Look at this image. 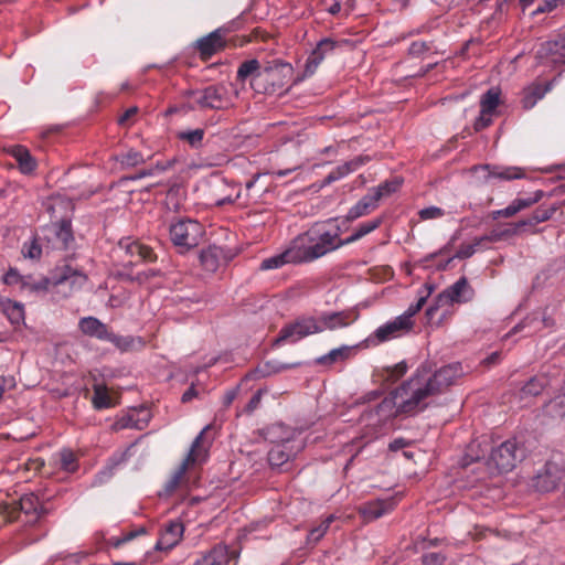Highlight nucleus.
Masks as SVG:
<instances>
[{"instance_id":"54","label":"nucleus","mask_w":565,"mask_h":565,"mask_svg":"<svg viewBox=\"0 0 565 565\" xmlns=\"http://www.w3.org/2000/svg\"><path fill=\"white\" fill-rule=\"evenodd\" d=\"M424 565H446V558L443 554L431 552L423 556Z\"/></svg>"},{"instance_id":"19","label":"nucleus","mask_w":565,"mask_h":565,"mask_svg":"<svg viewBox=\"0 0 565 565\" xmlns=\"http://www.w3.org/2000/svg\"><path fill=\"white\" fill-rule=\"evenodd\" d=\"M286 264H301L292 242L282 253L264 259L259 268L262 270H270L280 268Z\"/></svg>"},{"instance_id":"63","label":"nucleus","mask_w":565,"mask_h":565,"mask_svg":"<svg viewBox=\"0 0 565 565\" xmlns=\"http://www.w3.org/2000/svg\"><path fill=\"white\" fill-rule=\"evenodd\" d=\"M333 235H335V241H337L335 245H337V249H338V248H340V247H342V246H344V245H349V244H351V243L356 242V241L353 238V235H350L349 237H347V238L342 239V238L340 237V230H339V228H335V230L333 231Z\"/></svg>"},{"instance_id":"31","label":"nucleus","mask_w":565,"mask_h":565,"mask_svg":"<svg viewBox=\"0 0 565 565\" xmlns=\"http://www.w3.org/2000/svg\"><path fill=\"white\" fill-rule=\"evenodd\" d=\"M19 504H20L21 511L28 515L33 516L34 520L39 519L41 512L43 511V508L40 504L39 498L33 493H29V494L21 497Z\"/></svg>"},{"instance_id":"58","label":"nucleus","mask_w":565,"mask_h":565,"mask_svg":"<svg viewBox=\"0 0 565 565\" xmlns=\"http://www.w3.org/2000/svg\"><path fill=\"white\" fill-rule=\"evenodd\" d=\"M263 397V391L258 390L249 399L247 405L245 406L244 412L247 414H252L260 404Z\"/></svg>"},{"instance_id":"45","label":"nucleus","mask_w":565,"mask_h":565,"mask_svg":"<svg viewBox=\"0 0 565 565\" xmlns=\"http://www.w3.org/2000/svg\"><path fill=\"white\" fill-rule=\"evenodd\" d=\"M179 139L185 140L192 147H198L201 145L204 137V129L198 128L194 130L180 131L178 134Z\"/></svg>"},{"instance_id":"3","label":"nucleus","mask_w":565,"mask_h":565,"mask_svg":"<svg viewBox=\"0 0 565 565\" xmlns=\"http://www.w3.org/2000/svg\"><path fill=\"white\" fill-rule=\"evenodd\" d=\"M292 75V67L280 61L268 62L250 79V86L257 93L275 94L284 89Z\"/></svg>"},{"instance_id":"30","label":"nucleus","mask_w":565,"mask_h":565,"mask_svg":"<svg viewBox=\"0 0 565 565\" xmlns=\"http://www.w3.org/2000/svg\"><path fill=\"white\" fill-rule=\"evenodd\" d=\"M352 352V348L343 345L331 350L328 354H324L317 359V363L321 365H332L338 362H342L349 359Z\"/></svg>"},{"instance_id":"28","label":"nucleus","mask_w":565,"mask_h":565,"mask_svg":"<svg viewBox=\"0 0 565 565\" xmlns=\"http://www.w3.org/2000/svg\"><path fill=\"white\" fill-rule=\"evenodd\" d=\"M482 172H486L484 178H495L501 180H515L522 177V172L518 168H501V167H490L482 166L478 168Z\"/></svg>"},{"instance_id":"15","label":"nucleus","mask_w":565,"mask_h":565,"mask_svg":"<svg viewBox=\"0 0 565 565\" xmlns=\"http://www.w3.org/2000/svg\"><path fill=\"white\" fill-rule=\"evenodd\" d=\"M183 532L184 526L181 521H169L161 530V534L156 544V548L159 551H168L173 548L181 541Z\"/></svg>"},{"instance_id":"47","label":"nucleus","mask_w":565,"mask_h":565,"mask_svg":"<svg viewBox=\"0 0 565 565\" xmlns=\"http://www.w3.org/2000/svg\"><path fill=\"white\" fill-rule=\"evenodd\" d=\"M289 459V455L285 452L282 446L277 445L268 452V460L271 466H281Z\"/></svg>"},{"instance_id":"6","label":"nucleus","mask_w":565,"mask_h":565,"mask_svg":"<svg viewBox=\"0 0 565 565\" xmlns=\"http://www.w3.org/2000/svg\"><path fill=\"white\" fill-rule=\"evenodd\" d=\"M525 457V449L515 438L508 439L492 448L489 463L499 472L513 470Z\"/></svg>"},{"instance_id":"7","label":"nucleus","mask_w":565,"mask_h":565,"mask_svg":"<svg viewBox=\"0 0 565 565\" xmlns=\"http://www.w3.org/2000/svg\"><path fill=\"white\" fill-rule=\"evenodd\" d=\"M417 371L431 396L445 392L463 374L460 363L444 365L434 373H430L426 369H419Z\"/></svg>"},{"instance_id":"18","label":"nucleus","mask_w":565,"mask_h":565,"mask_svg":"<svg viewBox=\"0 0 565 565\" xmlns=\"http://www.w3.org/2000/svg\"><path fill=\"white\" fill-rule=\"evenodd\" d=\"M356 316H353L349 311H339L331 313H323L318 318L319 327L321 328V332L324 330H334L338 328H344L350 326Z\"/></svg>"},{"instance_id":"60","label":"nucleus","mask_w":565,"mask_h":565,"mask_svg":"<svg viewBox=\"0 0 565 565\" xmlns=\"http://www.w3.org/2000/svg\"><path fill=\"white\" fill-rule=\"evenodd\" d=\"M433 290H434V287L428 285V284H426L418 291L419 297H418V300H417V302L415 305L419 307V310L423 308V306L425 305L427 298L430 296Z\"/></svg>"},{"instance_id":"29","label":"nucleus","mask_w":565,"mask_h":565,"mask_svg":"<svg viewBox=\"0 0 565 565\" xmlns=\"http://www.w3.org/2000/svg\"><path fill=\"white\" fill-rule=\"evenodd\" d=\"M106 341L113 343L116 348H118L121 351H130L143 345V341L141 338L131 335H117L111 331L109 332V338H107Z\"/></svg>"},{"instance_id":"51","label":"nucleus","mask_w":565,"mask_h":565,"mask_svg":"<svg viewBox=\"0 0 565 565\" xmlns=\"http://www.w3.org/2000/svg\"><path fill=\"white\" fill-rule=\"evenodd\" d=\"M41 253H42V249L35 241H32L30 244H24V246L22 248L23 256L31 258V259L40 258Z\"/></svg>"},{"instance_id":"57","label":"nucleus","mask_w":565,"mask_h":565,"mask_svg":"<svg viewBox=\"0 0 565 565\" xmlns=\"http://www.w3.org/2000/svg\"><path fill=\"white\" fill-rule=\"evenodd\" d=\"M259 177H260V174H255V175L253 177V179H252V180H249V181L246 183V190H247V192H248V195H249V196H252V198H255V199H256V198H259V196H260V194H262L263 192H265V190H266V188H264V186H263V188L258 189L257 191H254V189H255V186H256V183H257V181H258Z\"/></svg>"},{"instance_id":"59","label":"nucleus","mask_w":565,"mask_h":565,"mask_svg":"<svg viewBox=\"0 0 565 565\" xmlns=\"http://www.w3.org/2000/svg\"><path fill=\"white\" fill-rule=\"evenodd\" d=\"M562 0H544L533 12L534 14L537 13H546L553 11L557 6L559 4Z\"/></svg>"},{"instance_id":"24","label":"nucleus","mask_w":565,"mask_h":565,"mask_svg":"<svg viewBox=\"0 0 565 565\" xmlns=\"http://www.w3.org/2000/svg\"><path fill=\"white\" fill-rule=\"evenodd\" d=\"M7 152L17 160L21 172L31 173L35 170L36 161L25 147L20 145L11 146L7 148Z\"/></svg>"},{"instance_id":"36","label":"nucleus","mask_w":565,"mask_h":565,"mask_svg":"<svg viewBox=\"0 0 565 565\" xmlns=\"http://www.w3.org/2000/svg\"><path fill=\"white\" fill-rule=\"evenodd\" d=\"M500 102V92L495 88L489 89L480 100V107L483 113H492L495 110Z\"/></svg>"},{"instance_id":"34","label":"nucleus","mask_w":565,"mask_h":565,"mask_svg":"<svg viewBox=\"0 0 565 565\" xmlns=\"http://www.w3.org/2000/svg\"><path fill=\"white\" fill-rule=\"evenodd\" d=\"M491 236H480L475 238L473 243L461 245L460 248L457 250L455 257L459 259H465L471 257L475 253L478 246H481L483 242H491Z\"/></svg>"},{"instance_id":"25","label":"nucleus","mask_w":565,"mask_h":565,"mask_svg":"<svg viewBox=\"0 0 565 565\" xmlns=\"http://www.w3.org/2000/svg\"><path fill=\"white\" fill-rule=\"evenodd\" d=\"M224 46V41L218 31H213L209 35L198 40L196 47L202 57L209 58Z\"/></svg>"},{"instance_id":"21","label":"nucleus","mask_w":565,"mask_h":565,"mask_svg":"<svg viewBox=\"0 0 565 565\" xmlns=\"http://www.w3.org/2000/svg\"><path fill=\"white\" fill-rule=\"evenodd\" d=\"M78 329L83 334L102 341H106L110 332L105 323L92 316L79 319Z\"/></svg>"},{"instance_id":"52","label":"nucleus","mask_w":565,"mask_h":565,"mask_svg":"<svg viewBox=\"0 0 565 565\" xmlns=\"http://www.w3.org/2000/svg\"><path fill=\"white\" fill-rule=\"evenodd\" d=\"M382 224V218H374L371 221H367L365 223H362L356 228L358 233L361 235V237H364L365 235L370 234L371 232L375 231L380 225Z\"/></svg>"},{"instance_id":"27","label":"nucleus","mask_w":565,"mask_h":565,"mask_svg":"<svg viewBox=\"0 0 565 565\" xmlns=\"http://www.w3.org/2000/svg\"><path fill=\"white\" fill-rule=\"evenodd\" d=\"M393 509V500H376L364 504L362 513L365 520L371 521L381 518Z\"/></svg>"},{"instance_id":"9","label":"nucleus","mask_w":565,"mask_h":565,"mask_svg":"<svg viewBox=\"0 0 565 565\" xmlns=\"http://www.w3.org/2000/svg\"><path fill=\"white\" fill-rule=\"evenodd\" d=\"M169 233L173 245L181 252H186L199 245L203 236V227L194 220H179L170 225Z\"/></svg>"},{"instance_id":"13","label":"nucleus","mask_w":565,"mask_h":565,"mask_svg":"<svg viewBox=\"0 0 565 565\" xmlns=\"http://www.w3.org/2000/svg\"><path fill=\"white\" fill-rule=\"evenodd\" d=\"M414 327V321L408 320L407 317H396L394 320L379 327L375 330V338L379 342H385L395 338H398L409 332Z\"/></svg>"},{"instance_id":"53","label":"nucleus","mask_w":565,"mask_h":565,"mask_svg":"<svg viewBox=\"0 0 565 565\" xmlns=\"http://www.w3.org/2000/svg\"><path fill=\"white\" fill-rule=\"evenodd\" d=\"M115 429H125V428H137L141 429L142 427L138 425L137 420L132 418L131 415H126L119 418L114 424Z\"/></svg>"},{"instance_id":"22","label":"nucleus","mask_w":565,"mask_h":565,"mask_svg":"<svg viewBox=\"0 0 565 565\" xmlns=\"http://www.w3.org/2000/svg\"><path fill=\"white\" fill-rule=\"evenodd\" d=\"M119 248L125 252V254L131 258H137L138 260L151 263L154 262L157 256L153 250L137 242L130 239H122L119 242Z\"/></svg>"},{"instance_id":"40","label":"nucleus","mask_w":565,"mask_h":565,"mask_svg":"<svg viewBox=\"0 0 565 565\" xmlns=\"http://www.w3.org/2000/svg\"><path fill=\"white\" fill-rule=\"evenodd\" d=\"M3 310L12 323H20L24 318V309L21 303L8 300Z\"/></svg>"},{"instance_id":"26","label":"nucleus","mask_w":565,"mask_h":565,"mask_svg":"<svg viewBox=\"0 0 565 565\" xmlns=\"http://www.w3.org/2000/svg\"><path fill=\"white\" fill-rule=\"evenodd\" d=\"M379 205V201L374 198L371 191L364 195L355 205H353L345 218L347 221H354L359 217L365 216L374 211Z\"/></svg>"},{"instance_id":"32","label":"nucleus","mask_w":565,"mask_h":565,"mask_svg":"<svg viewBox=\"0 0 565 565\" xmlns=\"http://www.w3.org/2000/svg\"><path fill=\"white\" fill-rule=\"evenodd\" d=\"M55 236L61 248H67L74 241L70 221H61L55 230Z\"/></svg>"},{"instance_id":"44","label":"nucleus","mask_w":565,"mask_h":565,"mask_svg":"<svg viewBox=\"0 0 565 565\" xmlns=\"http://www.w3.org/2000/svg\"><path fill=\"white\" fill-rule=\"evenodd\" d=\"M406 372H407V364L405 362H399L393 366L385 367L382 376L386 381L395 382L398 379H401Z\"/></svg>"},{"instance_id":"55","label":"nucleus","mask_w":565,"mask_h":565,"mask_svg":"<svg viewBox=\"0 0 565 565\" xmlns=\"http://www.w3.org/2000/svg\"><path fill=\"white\" fill-rule=\"evenodd\" d=\"M444 215V211L437 206L426 207L419 211V216L422 220H431L441 217Z\"/></svg>"},{"instance_id":"14","label":"nucleus","mask_w":565,"mask_h":565,"mask_svg":"<svg viewBox=\"0 0 565 565\" xmlns=\"http://www.w3.org/2000/svg\"><path fill=\"white\" fill-rule=\"evenodd\" d=\"M337 42L330 38L322 39L311 52L306 61L303 77L311 76L316 73L322 61L333 53Z\"/></svg>"},{"instance_id":"10","label":"nucleus","mask_w":565,"mask_h":565,"mask_svg":"<svg viewBox=\"0 0 565 565\" xmlns=\"http://www.w3.org/2000/svg\"><path fill=\"white\" fill-rule=\"evenodd\" d=\"M473 297V289L470 287L467 278L461 277L455 284L440 292L436 299V305L426 310V315L431 317L440 306L452 305L455 302H467Z\"/></svg>"},{"instance_id":"50","label":"nucleus","mask_w":565,"mask_h":565,"mask_svg":"<svg viewBox=\"0 0 565 565\" xmlns=\"http://www.w3.org/2000/svg\"><path fill=\"white\" fill-rule=\"evenodd\" d=\"M170 166H171L170 162H167V163H159L158 162L156 164V167H153V168L145 169V170L139 171L137 174L131 177V180H138V179H141V178L154 175L157 172L166 171Z\"/></svg>"},{"instance_id":"2","label":"nucleus","mask_w":565,"mask_h":565,"mask_svg":"<svg viewBox=\"0 0 565 565\" xmlns=\"http://www.w3.org/2000/svg\"><path fill=\"white\" fill-rule=\"evenodd\" d=\"M300 263H311L333 250H337V241L333 231L322 224H316L307 232L292 241Z\"/></svg>"},{"instance_id":"61","label":"nucleus","mask_w":565,"mask_h":565,"mask_svg":"<svg viewBox=\"0 0 565 565\" xmlns=\"http://www.w3.org/2000/svg\"><path fill=\"white\" fill-rule=\"evenodd\" d=\"M556 407H558V409L556 411V414L559 417H563L565 415V401L564 399H562V401H557V399L551 401L547 404V412L552 413L554 411V408H556Z\"/></svg>"},{"instance_id":"12","label":"nucleus","mask_w":565,"mask_h":565,"mask_svg":"<svg viewBox=\"0 0 565 565\" xmlns=\"http://www.w3.org/2000/svg\"><path fill=\"white\" fill-rule=\"evenodd\" d=\"M565 470L556 462L548 461L533 478V487L540 492H550L557 488Z\"/></svg>"},{"instance_id":"17","label":"nucleus","mask_w":565,"mask_h":565,"mask_svg":"<svg viewBox=\"0 0 565 565\" xmlns=\"http://www.w3.org/2000/svg\"><path fill=\"white\" fill-rule=\"evenodd\" d=\"M232 259L230 252L218 246H209L200 254V263L204 270L215 273L221 265L226 264Z\"/></svg>"},{"instance_id":"1","label":"nucleus","mask_w":565,"mask_h":565,"mask_svg":"<svg viewBox=\"0 0 565 565\" xmlns=\"http://www.w3.org/2000/svg\"><path fill=\"white\" fill-rule=\"evenodd\" d=\"M429 391L418 371L399 387L393 391L373 409L363 413L362 422L366 423L374 431L387 419L401 414H415L427 407Z\"/></svg>"},{"instance_id":"42","label":"nucleus","mask_w":565,"mask_h":565,"mask_svg":"<svg viewBox=\"0 0 565 565\" xmlns=\"http://www.w3.org/2000/svg\"><path fill=\"white\" fill-rule=\"evenodd\" d=\"M366 159H367L366 157H362V156L356 157V158L337 167L333 171L337 173L339 179H342L345 175H348L349 173L355 171L362 164H364Z\"/></svg>"},{"instance_id":"62","label":"nucleus","mask_w":565,"mask_h":565,"mask_svg":"<svg viewBox=\"0 0 565 565\" xmlns=\"http://www.w3.org/2000/svg\"><path fill=\"white\" fill-rule=\"evenodd\" d=\"M138 113V107L128 108L119 118L118 124L121 126H129V120Z\"/></svg>"},{"instance_id":"48","label":"nucleus","mask_w":565,"mask_h":565,"mask_svg":"<svg viewBox=\"0 0 565 565\" xmlns=\"http://www.w3.org/2000/svg\"><path fill=\"white\" fill-rule=\"evenodd\" d=\"M121 163L127 167H136L146 161L142 153L136 150H129L121 157Z\"/></svg>"},{"instance_id":"33","label":"nucleus","mask_w":565,"mask_h":565,"mask_svg":"<svg viewBox=\"0 0 565 565\" xmlns=\"http://www.w3.org/2000/svg\"><path fill=\"white\" fill-rule=\"evenodd\" d=\"M547 88H543L541 85H534L529 87L524 92V97L522 99L523 107L526 109L532 108L539 99L543 98Z\"/></svg>"},{"instance_id":"11","label":"nucleus","mask_w":565,"mask_h":565,"mask_svg":"<svg viewBox=\"0 0 565 565\" xmlns=\"http://www.w3.org/2000/svg\"><path fill=\"white\" fill-rule=\"evenodd\" d=\"M320 332L321 328L319 327L318 318L301 317L280 330L278 338L275 340V344L286 341L297 342L305 337Z\"/></svg>"},{"instance_id":"23","label":"nucleus","mask_w":565,"mask_h":565,"mask_svg":"<svg viewBox=\"0 0 565 565\" xmlns=\"http://www.w3.org/2000/svg\"><path fill=\"white\" fill-rule=\"evenodd\" d=\"M87 280L86 275L73 269L70 266H63L54 277V285H68L71 290L81 289Z\"/></svg>"},{"instance_id":"49","label":"nucleus","mask_w":565,"mask_h":565,"mask_svg":"<svg viewBox=\"0 0 565 565\" xmlns=\"http://www.w3.org/2000/svg\"><path fill=\"white\" fill-rule=\"evenodd\" d=\"M159 275H160L159 270H157V269H148V270L139 271L135 276L130 275V274H127L126 278L128 280H130V281H136L138 284H143V282L148 281L149 279H151L153 277H157Z\"/></svg>"},{"instance_id":"16","label":"nucleus","mask_w":565,"mask_h":565,"mask_svg":"<svg viewBox=\"0 0 565 565\" xmlns=\"http://www.w3.org/2000/svg\"><path fill=\"white\" fill-rule=\"evenodd\" d=\"M536 54L540 60L548 63H565V36L542 43Z\"/></svg>"},{"instance_id":"37","label":"nucleus","mask_w":565,"mask_h":565,"mask_svg":"<svg viewBox=\"0 0 565 565\" xmlns=\"http://www.w3.org/2000/svg\"><path fill=\"white\" fill-rule=\"evenodd\" d=\"M93 405L96 409H103L111 406V399L107 388L103 385L94 386Z\"/></svg>"},{"instance_id":"38","label":"nucleus","mask_w":565,"mask_h":565,"mask_svg":"<svg viewBox=\"0 0 565 565\" xmlns=\"http://www.w3.org/2000/svg\"><path fill=\"white\" fill-rule=\"evenodd\" d=\"M401 186V182L398 180L385 181L381 183L379 186L371 190V193L374 198L380 202L381 199L391 195Z\"/></svg>"},{"instance_id":"46","label":"nucleus","mask_w":565,"mask_h":565,"mask_svg":"<svg viewBox=\"0 0 565 565\" xmlns=\"http://www.w3.org/2000/svg\"><path fill=\"white\" fill-rule=\"evenodd\" d=\"M60 461L63 470L74 472L77 469L76 457L70 449H63L60 452Z\"/></svg>"},{"instance_id":"64","label":"nucleus","mask_w":565,"mask_h":565,"mask_svg":"<svg viewBox=\"0 0 565 565\" xmlns=\"http://www.w3.org/2000/svg\"><path fill=\"white\" fill-rule=\"evenodd\" d=\"M519 211L516 203L513 201L510 205H508L505 209L500 210L497 212L498 215L503 217H510L516 214Z\"/></svg>"},{"instance_id":"20","label":"nucleus","mask_w":565,"mask_h":565,"mask_svg":"<svg viewBox=\"0 0 565 565\" xmlns=\"http://www.w3.org/2000/svg\"><path fill=\"white\" fill-rule=\"evenodd\" d=\"M234 557L235 553L230 552L226 545L217 544L198 559L194 565H230Z\"/></svg>"},{"instance_id":"41","label":"nucleus","mask_w":565,"mask_h":565,"mask_svg":"<svg viewBox=\"0 0 565 565\" xmlns=\"http://www.w3.org/2000/svg\"><path fill=\"white\" fill-rule=\"evenodd\" d=\"M546 385L547 381L545 377H533L522 387V394L525 396H536L544 390Z\"/></svg>"},{"instance_id":"56","label":"nucleus","mask_w":565,"mask_h":565,"mask_svg":"<svg viewBox=\"0 0 565 565\" xmlns=\"http://www.w3.org/2000/svg\"><path fill=\"white\" fill-rule=\"evenodd\" d=\"M492 121V113H483V109L480 110V116L475 121V129L481 130L488 127Z\"/></svg>"},{"instance_id":"39","label":"nucleus","mask_w":565,"mask_h":565,"mask_svg":"<svg viewBox=\"0 0 565 565\" xmlns=\"http://www.w3.org/2000/svg\"><path fill=\"white\" fill-rule=\"evenodd\" d=\"M262 70L260 64L257 60H248L243 62L237 70V78L246 79L247 77H254Z\"/></svg>"},{"instance_id":"43","label":"nucleus","mask_w":565,"mask_h":565,"mask_svg":"<svg viewBox=\"0 0 565 565\" xmlns=\"http://www.w3.org/2000/svg\"><path fill=\"white\" fill-rule=\"evenodd\" d=\"M554 209H536L527 220L520 222L519 226L535 225L545 222L552 217Z\"/></svg>"},{"instance_id":"4","label":"nucleus","mask_w":565,"mask_h":565,"mask_svg":"<svg viewBox=\"0 0 565 565\" xmlns=\"http://www.w3.org/2000/svg\"><path fill=\"white\" fill-rule=\"evenodd\" d=\"M209 428L210 426H205L195 437L186 457L166 483L168 493H172L184 482L185 473L191 467L201 466L207 460L211 441L205 437V433Z\"/></svg>"},{"instance_id":"5","label":"nucleus","mask_w":565,"mask_h":565,"mask_svg":"<svg viewBox=\"0 0 565 565\" xmlns=\"http://www.w3.org/2000/svg\"><path fill=\"white\" fill-rule=\"evenodd\" d=\"M188 98L201 109H228L234 105V98L237 96L236 92H231L228 86L224 84L210 85L200 90H188L185 93Z\"/></svg>"},{"instance_id":"8","label":"nucleus","mask_w":565,"mask_h":565,"mask_svg":"<svg viewBox=\"0 0 565 565\" xmlns=\"http://www.w3.org/2000/svg\"><path fill=\"white\" fill-rule=\"evenodd\" d=\"M417 371L431 396L445 392L463 374L460 363L444 365L434 373H430L426 369H419Z\"/></svg>"},{"instance_id":"35","label":"nucleus","mask_w":565,"mask_h":565,"mask_svg":"<svg viewBox=\"0 0 565 565\" xmlns=\"http://www.w3.org/2000/svg\"><path fill=\"white\" fill-rule=\"evenodd\" d=\"M333 521L334 515L330 514L318 526L311 529L307 537L308 543H318L324 536Z\"/></svg>"}]
</instances>
